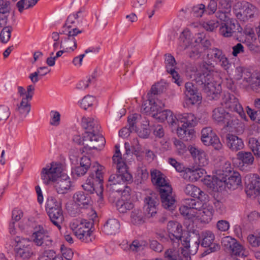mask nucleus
<instances>
[{"mask_svg": "<svg viewBox=\"0 0 260 260\" xmlns=\"http://www.w3.org/2000/svg\"><path fill=\"white\" fill-rule=\"evenodd\" d=\"M115 148L116 151L112 159L113 164L117 169V173L109 177L107 186L110 190L121 192L126 187L124 182H132L133 177L127 170L126 164L121 157L119 147L116 145Z\"/></svg>", "mask_w": 260, "mask_h": 260, "instance_id": "1", "label": "nucleus"}, {"mask_svg": "<svg viewBox=\"0 0 260 260\" xmlns=\"http://www.w3.org/2000/svg\"><path fill=\"white\" fill-rule=\"evenodd\" d=\"M90 216L91 221L75 219L70 223V227L77 238L82 242L87 243L92 242L94 239L91 229L93 225V220L97 217L96 212L92 210Z\"/></svg>", "mask_w": 260, "mask_h": 260, "instance_id": "2", "label": "nucleus"}, {"mask_svg": "<svg viewBox=\"0 0 260 260\" xmlns=\"http://www.w3.org/2000/svg\"><path fill=\"white\" fill-rule=\"evenodd\" d=\"M93 172L86 179L85 183L82 185L83 189L89 193L95 192L98 196L102 198L103 192V181L105 173L104 166L96 163L93 167Z\"/></svg>", "mask_w": 260, "mask_h": 260, "instance_id": "3", "label": "nucleus"}, {"mask_svg": "<svg viewBox=\"0 0 260 260\" xmlns=\"http://www.w3.org/2000/svg\"><path fill=\"white\" fill-rule=\"evenodd\" d=\"M15 256L17 260H29L34 254L31 241L26 238L16 236L14 239Z\"/></svg>", "mask_w": 260, "mask_h": 260, "instance_id": "4", "label": "nucleus"}, {"mask_svg": "<svg viewBox=\"0 0 260 260\" xmlns=\"http://www.w3.org/2000/svg\"><path fill=\"white\" fill-rule=\"evenodd\" d=\"M31 242L43 249H49L53 246V241L49 232L40 224L36 225L33 228L31 234Z\"/></svg>", "mask_w": 260, "mask_h": 260, "instance_id": "5", "label": "nucleus"}, {"mask_svg": "<svg viewBox=\"0 0 260 260\" xmlns=\"http://www.w3.org/2000/svg\"><path fill=\"white\" fill-rule=\"evenodd\" d=\"M233 11L237 18L243 21L252 19L259 13L258 9L254 5L245 1L236 3Z\"/></svg>", "mask_w": 260, "mask_h": 260, "instance_id": "6", "label": "nucleus"}, {"mask_svg": "<svg viewBox=\"0 0 260 260\" xmlns=\"http://www.w3.org/2000/svg\"><path fill=\"white\" fill-rule=\"evenodd\" d=\"M196 82L201 86L205 92L209 95H215L214 98H217L221 90L219 84L215 83L211 74L198 73L196 78Z\"/></svg>", "mask_w": 260, "mask_h": 260, "instance_id": "7", "label": "nucleus"}, {"mask_svg": "<svg viewBox=\"0 0 260 260\" xmlns=\"http://www.w3.org/2000/svg\"><path fill=\"white\" fill-rule=\"evenodd\" d=\"M105 143V138L99 133L83 135V152H88L92 149L101 150Z\"/></svg>", "mask_w": 260, "mask_h": 260, "instance_id": "8", "label": "nucleus"}, {"mask_svg": "<svg viewBox=\"0 0 260 260\" xmlns=\"http://www.w3.org/2000/svg\"><path fill=\"white\" fill-rule=\"evenodd\" d=\"M190 32L183 31L179 37V44L184 50L188 48V56L190 58L196 59L200 57L203 51L201 44H196L194 46L190 45Z\"/></svg>", "mask_w": 260, "mask_h": 260, "instance_id": "9", "label": "nucleus"}, {"mask_svg": "<svg viewBox=\"0 0 260 260\" xmlns=\"http://www.w3.org/2000/svg\"><path fill=\"white\" fill-rule=\"evenodd\" d=\"M224 249L232 256L245 257L246 249L236 239L230 236L224 237L221 241Z\"/></svg>", "mask_w": 260, "mask_h": 260, "instance_id": "10", "label": "nucleus"}, {"mask_svg": "<svg viewBox=\"0 0 260 260\" xmlns=\"http://www.w3.org/2000/svg\"><path fill=\"white\" fill-rule=\"evenodd\" d=\"M236 72L238 74L236 76L237 80H240L243 77V81L250 85L253 90L256 92L260 91V74L258 73H251L243 69L242 67L236 68Z\"/></svg>", "mask_w": 260, "mask_h": 260, "instance_id": "11", "label": "nucleus"}, {"mask_svg": "<svg viewBox=\"0 0 260 260\" xmlns=\"http://www.w3.org/2000/svg\"><path fill=\"white\" fill-rule=\"evenodd\" d=\"M82 30H79L77 28H72L70 25L68 26V30H63L60 34L67 35L63 41L60 42V48L63 49L66 51H73L77 47V41L75 37L78 34H81Z\"/></svg>", "mask_w": 260, "mask_h": 260, "instance_id": "12", "label": "nucleus"}, {"mask_svg": "<svg viewBox=\"0 0 260 260\" xmlns=\"http://www.w3.org/2000/svg\"><path fill=\"white\" fill-rule=\"evenodd\" d=\"M62 172L61 164L52 162L42 169L41 178L45 184H49L51 182H55Z\"/></svg>", "mask_w": 260, "mask_h": 260, "instance_id": "13", "label": "nucleus"}, {"mask_svg": "<svg viewBox=\"0 0 260 260\" xmlns=\"http://www.w3.org/2000/svg\"><path fill=\"white\" fill-rule=\"evenodd\" d=\"M208 60L220 63V66L225 70L228 71L231 67V63L221 49L213 47L208 50L207 54Z\"/></svg>", "mask_w": 260, "mask_h": 260, "instance_id": "14", "label": "nucleus"}, {"mask_svg": "<svg viewBox=\"0 0 260 260\" xmlns=\"http://www.w3.org/2000/svg\"><path fill=\"white\" fill-rule=\"evenodd\" d=\"M221 104L231 111L237 112L241 118L246 119V115L243 108L235 95L229 93L225 94L222 98Z\"/></svg>", "mask_w": 260, "mask_h": 260, "instance_id": "15", "label": "nucleus"}, {"mask_svg": "<svg viewBox=\"0 0 260 260\" xmlns=\"http://www.w3.org/2000/svg\"><path fill=\"white\" fill-rule=\"evenodd\" d=\"M148 105L147 103L142 104L141 108L142 112L147 114H151L153 117L157 119L162 108L165 107V104L158 99L155 98L149 97Z\"/></svg>", "mask_w": 260, "mask_h": 260, "instance_id": "16", "label": "nucleus"}, {"mask_svg": "<svg viewBox=\"0 0 260 260\" xmlns=\"http://www.w3.org/2000/svg\"><path fill=\"white\" fill-rule=\"evenodd\" d=\"M245 192L251 198H255L260 194V178L257 174H250L246 177Z\"/></svg>", "mask_w": 260, "mask_h": 260, "instance_id": "17", "label": "nucleus"}, {"mask_svg": "<svg viewBox=\"0 0 260 260\" xmlns=\"http://www.w3.org/2000/svg\"><path fill=\"white\" fill-rule=\"evenodd\" d=\"M201 207V202L188 198L185 200L184 204L180 207L179 211L181 215L188 219H191L195 217L197 210Z\"/></svg>", "mask_w": 260, "mask_h": 260, "instance_id": "18", "label": "nucleus"}, {"mask_svg": "<svg viewBox=\"0 0 260 260\" xmlns=\"http://www.w3.org/2000/svg\"><path fill=\"white\" fill-rule=\"evenodd\" d=\"M201 140L206 146H212L215 149L219 150L222 144L217 136L213 132L211 127H206L202 130Z\"/></svg>", "mask_w": 260, "mask_h": 260, "instance_id": "19", "label": "nucleus"}, {"mask_svg": "<svg viewBox=\"0 0 260 260\" xmlns=\"http://www.w3.org/2000/svg\"><path fill=\"white\" fill-rule=\"evenodd\" d=\"M167 230L169 233V238L174 247L178 246L182 235V225L176 221H170L167 224Z\"/></svg>", "mask_w": 260, "mask_h": 260, "instance_id": "20", "label": "nucleus"}, {"mask_svg": "<svg viewBox=\"0 0 260 260\" xmlns=\"http://www.w3.org/2000/svg\"><path fill=\"white\" fill-rule=\"evenodd\" d=\"M185 94L186 103L188 105H194L202 100V96L198 92L197 87L191 82H186L185 84Z\"/></svg>", "mask_w": 260, "mask_h": 260, "instance_id": "21", "label": "nucleus"}, {"mask_svg": "<svg viewBox=\"0 0 260 260\" xmlns=\"http://www.w3.org/2000/svg\"><path fill=\"white\" fill-rule=\"evenodd\" d=\"M165 63L167 71L172 76L174 82L177 85L180 86L183 82L179 74L175 70L176 62L174 56L171 54H166L165 55Z\"/></svg>", "mask_w": 260, "mask_h": 260, "instance_id": "22", "label": "nucleus"}, {"mask_svg": "<svg viewBox=\"0 0 260 260\" xmlns=\"http://www.w3.org/2000/svg\"><path fill=\"white\" fill-rule=\"evenodd\" d=\"M166 188L159 191L162 206L167 210H173L176 207V201L172 194V188L171 186H167Z\"/></svg>", "mask_w": 260, "mask_h": 260, "instance_id": "23", "label": "nucleus"}, {"mask_svg": "<svg viewBox=\"0 0 260 260\" xmlns=\"http://www.w3.org/2000/svg\"><path fill=\"white\" fill-rule=\"evenodd\" d=\"M234 0H220L218 2V10L216 17L224 22L228 21L230 18L231 8Z\"/></svg>", "mask_w": 260, "mask_h": 260, "instance_id": "24", "label": "nucleus"}, {"mask_svg": "<svg viewBox=\"0 0 260 260\" xmlns=\"http://www.w3.org/2000/svg\"><path fill=\"white\" fill-rule=\"evenodd\" d=\"M180 242L185 248L189 249L190 253L192 255H194L197 252L200 243L198 236H191L188 234L186 235H184Z\"/></svg>", "mask_w": 260, "mask_h": 260, "instance_id": "25", "label": "nucleus"}, {"mask_svg": "<svg viewBox=\"0 0 260 260\" xmlns=\"http://www.w3.org/2000/svg\"><path fill=\"white\" fill-rule=\"evenodd\" d=\"M54 187L59 194H65L71 187V181L69 177L64 173H61L55 180Z\"/></svg>", "mask_w": 260, "mask_h": 260, "instance_id": "26", "label": "nucleus"}, {"mask_svg": "<svg viewBox=\"0 0 260 260\" xmlns=\"http://www.w3.org/2000/svg\"><path fill=\"white\" fill-rule=\"evenodd\" d=\"M144 214L146 217L151 218L154 217L157 213L156 206L158 204V200L154 195L147 196L145 200Z\"/></svg>", "mask_w": 260, "mask_h": 260, "instance_id": "27", "label": "nucleus"}, {"mask_svg": "<svg viewBox=\"0 0 260 260\" xmlns=\"http://www.w3.org/2000/svg\"><path fill=\"white\" fill-rule=\"evenodd\" d=\"M202 207L197 210L195 217L199 218L202 222L209 223L212 219L214 209L212 206L207 204H202Z\"/></svg>", "mask_w": 260, "mask_h": 260, "instance_id": "28", "label": "nucleus"}, {"mask_svg": "<svg viewBox=\"0 0 260 260\" xmlns=\"http://www.w3.org/2000/svg\"><path fill=\"white\" fill-rule=\"evenodd\" d=\"M150 175L152 182L155 186L159 187V191H160L161 189H166V187L167 186H171L166 181L165 175L159 170H151Z\"/></svg>", "mask_w": 260, "mask_h": 260, "instance_id": "29", "label": "nucleus"}, {"mask_svg": "<svg viewBox=\"0 0 260 260\" xmlns=\"http://www.w3.org/2000/svg\"><path fill=\"white\" fill-rule=\"evenodd\" d=\"M225 138L227 147L233 152L242 150L244 147L242 139L235 135L228 134Z\"/></svg>", "mask_w": 260, "mask_h": 260, "instance_id": "30", "label": "nucleus"}, {"mask_svg": "<svg viewBox=\"0 0 260 260\" xmlns=\"http://www.w3.org/2000/svg\"><path fill=\"white\" fill-rule=\"evenodd\" d=\"M82 125L85 129L83 135L99 133L100 127L98 122L91 117H83Z\"/></svg>", "mask_w": 260, "mask_h": 260, "instance_id": "31", "label": "nucleus"}, {"mask_svg": "<svg viewBox=\"0 0 260 260\" xmlns=\"http://www.w3.org/2000/svg\"><path fill=\"white\" fill-rule=\"evenodd\" d=\"M157 119L162 121L166 120L169 126L171 127L172 131H173L174 129H176L179 121L178 116H177V117L174 115L173 113L169 110L162 111L159 113L158 116L157 117Z\"/></svg>", "mask_w": 260, "mask_h": 260, "instance_id": "32", "label": "nucleus"}, {"mask_svg": "<svg viewBox=\"0 0 260 260\" xmlns=\"http://www.w3.org/2000/svg\"><path fill=\"white\" fill-rule=\"evenodd\" d=\"M189 150L196 163L199 166L204 167L208 164L207 155L203 150L194 147H190Z\"/></svg>", "mask_w": 260, "mask_h": 260, "instance_id": "33", "label": "nucleus"}, {"mask_svg": "<svg viewBox=\"0 0 260 260\" xmlns=\"http://www.w3.org/2000/svg\"><path fill=\"white\" fill-rule=\"evenodd\" d=\"M76 204L81 208H88L91 205L90 197L82 191L76 192L73 196Z\"/></svg>", "mask_w": 260, "mask_h": 260, "instance_id": "34", "label": "nucleus"}, {"mask_svg": "<svg viewBox=\"0 0 260 260\" xmlns=\"http://www.w3.org/2000/svg\"><path fill=\"white\" fill-rule=\"evenodd\" d=\"M221 182H223L226 187L231 189H235L241 185V178L238 172H234L228 178H223L221 180Z\"/></svg>", "mask_w": 260, "mask_h": 260, "instance_id": "35", "label": "nucleus"}, {"mask_svg": "<svg viewBox=\"0 0 260 260\" xmlns=\"http://www.w3.org/2000/svg\"><path fill=\"white\" fill-rule=\"evenodd\" d=\"M120 228L119 221L115 219H108L104 225L103 232L107 235H115Z\"/></svg>", "mask_w": 260, "mask_h": 260, "instance_id": "36", "label": "nucleus"}, {"mask_svg": "<svg viewBox=\"0 0 260 260\" xmlns=\"http://www.w3.org/2000/svg\"><path fill=\"white\" fill-rule=\"evenodd\" d=\"M47 214L52 223L60 230L61 229V224L64 220L62 209L47 212Z\"/></svg>", "mask_w": 260, "mask_h": 260, "instance_id": "37", "label": "nucleus"}, {"mask_svg": "<svg viewBox=\"0 0 260 260\" xmlns=\"http://www.w3.org/2000/svg\"><path fill=\"white\" fill-rule=\"evenodd\" d=\"M178 118L181 123L188 127L194 126L198 123V119L194 115L191 113L178 114Z\"/></svg>", "mask_w": 260, "mask_h": 260, "instance_id": "38", "label": "nucleus"}, {"mask_svg": "<svg viewBox=\"0 0 260 260\" xmlns=\"http://www.w3.org/2000/svg\"><path fill=\"white\" fill-rule=\"evenodd\" d=\"M29 101V100L22 98L20 103L17 105L15 111L20 116L25 117L30 112L31 105Z\"/></svg>", "mask_w": 260, "mask_h": 260, "instance_id": "39", "label": "nucleus"}, {"mask_svg": "<svg viewBox=\"0 0 260 260\" xmlns=\"http://www.w3.org/2000/svg\"><path fill=\"white\" fill-rule=\"evenodd\" d=\"M236 25L234 21H229L223 23L220 27V34L224 37H230L236 31Z\"/></svg>", "mask_w": 260, "mask_h": 260, "instance_id": "40", "label": "nucleus"}, {"mask_svg": "<svg viewBox=\"0 0 260 260\" xmlns=\"http://www.w3.org/2000/svg\"><path fill=\"white\" fill-rule=\"evenodd\" d=\"M177 134L179 137L181 139H183L185 141H187L192 138L193 134V130L192 129H189L188 127L186 126L185 124H182L181 126H179V123L175 129Z\"/></svg>", "mask_w": 260, "mask_h": 260, "instance_id": "41", "label": "nucleus"}, {"mask_svg": "<svg viewBox=\"0 0 260 260\" xmlns=\"http://www.w3.org/2000/svg\"><path fill=\"white\" fill-rule=\"evenodd\" d=\"M225 115L221 125L226 127L235 128L239 124L240 121L236 115L229 112Z\"/></svg>", "mask_w": 260, "mask_h": 260, "instance_id": "42", "label": "nucleus"}, {"mask_svg": "<svg viewBox=\"0 0 260 260\" xmlns=\"http://www.w3.org/2000/svg\"><path fill=\"white\" fill-rule=\"evenodd\" d=\"M237 156L243 165L250 166L253 164L254 158L250 152L241 151L237 153Z\"/></svg>", "mask_w": 260, "mask_h": 260, "instance_id": "43", "label": "nucleus"}, {"mask_svg": "<svg viewBox=\"0 0 260 260\" xmlns=\"http://www.w3.org/2000/svg\"><path fill=\"white\" fill-rule=\"evenodd\" d=\"M61 202L53 197H50L47 199L46 204V210L47 212L52 211L61 209Z\"/></svg>", "mask_w": 260, "mask_h": 260, "instance_id": "44", "label": "nucleus"}, {"mask_svg": "<svg viewBox=\"0 0 260 260\" xmlns=\"http://www.w3.org/2000/svg\"><path fill=\"white\" fill-rule=\"evenodd\" d=\"M227 113L222 107L215 108L212 111V118L215 122L221 125Z\"/></svg>", "mask_w": 260, "mask_h": 260, "instance_id": "45", "label": "nucleus"}, {"mask_svg": "<svg viewBox=\"0 0 260 260\" xmlns=\"http://www.w3.org/2000/svg\"><path fill=\"white\" fill-rule=\"evenodd\" d=\"M247 240L251 247L254 248L260 247V229L256 230L253 234L248 235Z\"/></svg>", "mask_w": 260, "mask_h": 260, "instance_id": "46", "label": "nucleus"}, {"mask_svg": "<svg viewBox=\"0 0 260 260\" xmlns=\"http://www.w3.org/2000/svg\"><path fill=\"white\" fill-rule=\"evenodd\" d=\"M184 192L187 195L198 199L201 198L204 193L199 188L192 184H187L184 189Z\"/></svg>", "mask_w": 260, "mask_h": 260, "instance_id": "47", "label": "nucleus"}, {"mask_svg": "<svg viewBox=\"0 0 260 260\" xmlns=\"http://www.w3.org/2000/svg\"><path fill=\"white\" fill-rule=\"evenodd\" d=\"M215 239L214 234L212 232L206 231L203 233L201 246L204 247H208L212 245Z\"/></svg>", "mask_w": 260, "mask_h": 260, "instance_id": "48", "label": "nucleus"}, {"mask_svg": "<svg viewBox=\"0 0 260 260\" xmlns=\"http://www.w3.org/2000/svg\"><path fill=\"white\" fill-rule=\"evenodd\" d=\"M131 221L134 224L139 225L144 222V216L142 211L137 209L133 210L131 213Z\"/></svg>", "mask_w": 260, "mask_h": 260, "instance_id": "49", "label": "nucleus"}, {"mask_svg": "<svg viewBox=\"0 0 260 260\" xmlns=\"http://www.w3.org/2000/svg\"><path fill=\"white\" fill-rule=\"evenodd\" d=\"M178 246H173V249H170L168 250L176 251L178 253L179 255L180 256L181 259L180 260H190L191 257L190 255L191 254L190 253L189 249L185 248L184 246L183 247H181L180 248L177 249V247Z\"/></svg>", "mask_w": 260, "mask_h": 260, "instance_id": "50", "label": "nucleus"}, {"mask_svg": "<svg viewBox=\"0 0 260 260\" xmlns=\"http://www.w3.org/2000/svg\"><path fill=\"white\" fill-rule=\"evenodd\" d=\"M117 209L120 213H125L127 210H130L134 207L133 204L128 202H125L123 200H119L116 204Z\"/></svg>", "mask_w": 260, "mask_h": 260, "instance_id": "51", "label": "nucleus"}, {"mask_svg": "<svg viewBox=\"0 0 260 260\" xmlns=\"http://www.w3.org/2000/svg\"><path fill=\"white\" fill-rule=\"evenodd\" d=\"M249 146L254 155L260 159V140L252 138L249 139Z\"/></svg>", "mask_w": 260, "mask_h": 260, "instance_id": "52", "label": "nucleus"}, {"mask_svg": "<svg viewBox=\"0 0 260 260\" xmlns=\"http://www.w3.org/2000/svg\"><path fill=\"white\" fill-rule=\"evenodd\" d=\"M10 13L6 7L0 2V25H5L8 21Z\"/></svg>", "mask_w": 260, "mask_h": 260, "instance_id": "53", "label": "nucleus"}, {"mask_svg": "<svg viewBox=\"0 0 260 260\" xmlns=\"http://www.w3.org/2000/svg\"><path fill=\"white\" fill-rule=\"evenodd\" d=\"M95 100V98L94 96L87 95L85 96L81 101L80 106L82 108L86 110L88 107L92 106Z\"/></svg>", "mask_w": 260, "mask_h": 260, "instance_id": "54", "label": "nucleus"}, {"mask_svg": "<svg viewBox=\"0 0 260 260\" xmlns=\"http://www.w3.org/2000/svg\"><path fill=\"white\" fill-rule=\"evenodd\" d=\"M12 29L11 26H6L3 28L0 34L1 40L3 43H6L9 41Z\"/></svg>", "mask_w": 260, "mask_h": 260, "instance_id": "55", "label": "nucleus"}, {"mask_svg": "<svg viewBox=\"0 0 260 260\" xmlns=\"http://www.w3.org/2000/svg\"><path fill=\"white\" fill-rule=\"evenodd\" d=\"M37 3L31 4L30 0H20L16 4V7L19 12L22 13L24 9H29Z\"/></svg>", "mask_w": 260, "mask_h": 260, "instance_id": "56", "label": "nucleus"}, {"mask_svg": "<svg viewBox=\"0 0 260 260\" xmlns=\"http://www.w3.org/2000/svg\"><path fill=\"white\" fill-rule=\"evenodd\" d=\"M203 73H209L213 72L215 69V66L212 61L209 60L207 61H202L200 66Z\"/></svg>", "mask_w": 260, "mask_h": 260, "instance_id": "57", "label": "nucleus"}, {"mask_svg": "<svg viewBox=\"0 0 260 260\" xmlns=\"http://www.w3.org/2000/svg\"><path fill=\"white\" fill-rule=\"evenodd\" d=\"M47 70V67H42L39 68L37 71L35 72L30 74L29 76V78L30 79L31 81L33 83H36L39 81V76H44L47 74V72H46L44 73H41V72L40 71V70Z\"/></svg>", "mask_w": 260, "mask_h": 260, "instance_id": "58", "label": "nucleus"}, {"mask_svg": "<svg viewBox=\"0 0 260 260\" xmlns=\"http://www.w3.org/2000/svg\"><path fill=\"white\" fill-rule=\"evenodd\" d=\"M205 6L202 4L194 6L192 8V13L194 16L202 17L205 11Z\"/></svg>", "mask_w": 260, "mask_h": 260, "instance_id": "59", "label": "nucleus"}, {"mask_svg": "<svg viewBox=\"0 0 260 260\" xmlns=\"http://www.w3.org/2000/svg\"><path fill=\"white\" fill-rule=\"evenodd\" d=\"M230 224L226 220H219L216 224V228L220 232H226L230 229Z\"/></svg>", "mask_w": 260, "mask_h": 260, "instance_id": "60", "label": "nucleus"}, {"mask_svg": "<svg viewBox=\"0 0 260 260\" xmlns=\"http://www.w3.org/2000/svg\"><path fill=\"white\" fill-rule=\"evenodd\" d=\"M50 124L55 126L59 125L60 120V115L59 113L56 111H51L50 112Z\"/></svg>", "mask_w": 260, "mask_h": 260, "instance_id": "61", "label": "nucleus"}, {"mask_svg": "<svg viewBox=\"0 0 260 260\" xmlns=\"http://www.w3.org/2000/svg\"><path fill=\"white\" fill-rule=\"evenodd\" d=\"M10 111L8 107L0 105V121H5L10 116Z\"/></svg>", "mask_w": 260, "mask_h": 260, "instance_id": "62", "label": "nucleus"}, {"mask_svg": "<svg viewBox=\"0 0 260 260\" xmlns=\"http://www.w3.org/2000/svg\"><path fill=\"white\" fill-rule=\"evenodd\" d=\"M138 116V114H135L128 117L127 122L131 132L137 131V127L135 124L137 123V119Z\"/></svg>", "mask_w": 260, "mask_h": 260, "instance_id": "63", "label": "nucleus"}, {"mask_svg": "<svg viewBox=\"0 0 260 260\" xmlns=\"http://www.w3.org/2000/svg\"><path fill=\"white\" fill-rule=\"evenodd\" d=\"M165 257L167 260H180V256L176 251L167 250L165 253Z\"/></svg>", "mask_w": 260, "mask_h": 260, "instance_id": "64", "label": "nucleus"}]
</instances>
